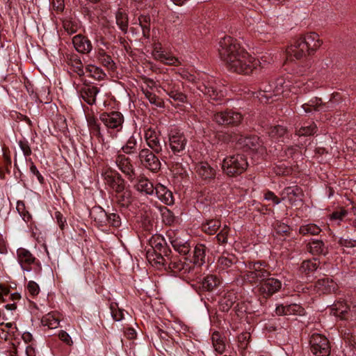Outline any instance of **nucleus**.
I'll list each match as a JSON object with an SVG mask.
<instances>
[{"instance_id": "f257e3e1", "label": "nucleus", "mask_w": 356, "mask_h": 356, "mask_svg": "<svg viewBox=\"0 0 356 356\" xmlns=\"http://www.w3.org/2000/svg\"><path fill=\"white\" fill-rule=\"evenodd\" d=\"M218 54L227 69L236 74H250L259 65L258 59L242 47L236 39L230 36L220 39Z\"/></svg>"}, {"instance_id": "f03ea898", "label": "nucleus", "mask_w": 356, "mask_h": 356, "mask_svg": "<svg viewBox=\"0 0 356 356\" xmlns=\"http://www.w3.org/2000/svg\"><path fill=\"white\" fill-rule=\"evenodd\" d=\"M318 88L311 81H305L297 77L286 79L283 77L277 79L273 83H264L261 85L257 93V97L262 104L273 101V97L280 96L289 97V93H306L314 88Z\"/></svg>"}, {"instance_id": "7ed1b4c3", "label": "nucleus", "mask_w": 356, "mask_h": 356, "mask_svg": "<svg viewBox=\"0 0 356 356\" xmlns=\"http://www.w3.org/2000/svg\"><path fill=\"white\" fill-rule=\"evenodd\" d=\"M248 165L245 156L237 154L225 157L222 163V169L227 175L233 177L243 172Z\"/></svg>"}, {"instance_id": "20e7f679", "label": "nucleus", "mask_w": 356, "mask_h": 356, "mask_svg": "<svg viewBox=\"0 0 356 356\" xmlns=\"http://www.w3.org/2000/svg\"><path fill=\"white\" fill-rule=\"evenodd\" d=\"M268 275V272L264 268L261 263L249 262L246 266L243 277L250 283L256 284L259 282L261 284Z\"/></svg>"}, {"instance_id": "39448f33", "label": "nucleus", "mask_w": 356, "mask_h": 356, "mask_svg": "<svg viewBox=\"0 0 356 356\" xmlns=\"http://www.w3.org/2000/svg\"><path fill=\"white\" fill-rule=\"evenodd\" d=\"M99 119L110 133L120 131L124 121L123 115L119 111L104 112L99 115Z\"/></svg>"}, {"instance_id": "423d86ee", "label": "nucleus", "mask_w": 356, "mask_h": 356, "mask_svg": "<svg viewBox=\"0 0 356 356\" xmlns=\"http://www.w3.org/2000/svg\"><path fill=\"white\" fill-rule=\"evenodd\" d=\"M161 87L170 98L178 104L186 102L187 97L184 93L180 91L179 83L170 79L168 76H166L165 79H163Z\"/></svg>"}, {"instance_id": "0eeeda50", "label": "nucleus", "mask_w": 356, "mask_h": 356, "mask_svg": "<svg viewBox=\"0 0 356 356\" xmlns=\"http://www.w3.org/2000/svg\"><path fill=\"white\" fill-rule=\"evenodd\" d=\"M311 351L316 356H328L330 347L327 339L320 334H313L310 338Z\"/></svg>"}, {"instance_id": "6e6552de", "label": "nucleus", "mask_w": 356, "mask_h": 356, "mask_svg": "<svg viewBox=\"0 0 356 356\" xmlns=\"http://www.w3.org/2000/svg\"><path fill=\"white\" fill-rule=\"evenodd\" d=\"M243 119L242 115L232 110L216 112L213 115V120L218 124L236 125L239 124Z\"/></svg>"}, {"instance_id": "1a4fd4ad", "label": "nucleus", "mask_w": 356, "mask_h": 356, "mask_svg": "<svg viewBox=\"0 0 356 356\" xmlns=\"http://www.w3.org/2000/svg\"><path fill=\"white\" fill-rule=\"evenodd\" d=\"M102 175L105 184L113 191V193L120 192L125 186L124 180L115 170L106 168L102 171Z\"/></svg>"}, {"instance_id": "9d476101", "label": "nucleus", "mask_w": 356, "mask_h": 356, "mask_svg": "<svg viewBox=\"0 0 356 356\" xmlns=\"http://www.w3.org/2000/svg\"><path fill=\"white\" fill-rule=\"evenodd\" d=\"M141 164L153 172L161 169V163L157 156L147 148L142 149L138 154Z\"/></svg>"}, {"instance_id": "9b49d317", "label": "nucleus", "mask_w": 356, "mask_h": 356, "mask_svg": "<svg viewBox=\"0 0 356 356\" xmlns=\"http://www.w3.org/2000/svg\"><path fill=\"white\" fill-rule=\"evenodd\" d=\"M307 54V49L300 36L294 39L286 49V55L287 59L289 60H299L306 56Z\"/></svg>"}, {"instance_id": "f8f14e48", "label": "nucleus", "mask_w": 356, "mask_h": 356, "mask_svg": "<svg viewBox=\"0 0 356 356\" xmlns=\"http://www.w3.org/2000/svg\"><path fill=\"white\" fill-rule=\"evenodd\" d=\"M281 287L282 282L280 280L267 277L259 284V292L264 298H267L277 292Z\"/></svg>"}, {"instance_id": "ddd939ff", "label": "nucleus", "mask_w": 356, "mask_h": 356, "mask_svg": "<svg viewBox=\"0 0 356 356\" xmlns=\"http://www.w3.org/2000/svg\"><path fill=\"white\" fill-rule=\"evenodd\" d=\"M186 138L180 131L172 129L169 134V144L170 149L175 154L182 153L186 145Z\"/></svg>"}, {"instance_id": "4468645a", "label": "nucleus", "mask_w": 356, "mask_h": 356, "mask_svg": "<svg viewBox=\"0 0 356 356\" xmlns=\"http://www.w3.org/2000/svg\"><path fill=\"white\" fill-rule=\"evenodd\" d=\"M332 313L334 316L344 320L352 319L356 317V306L350 308L346 302L339 301L336 302L332 308Z\"/></svg>"}, {"instance_id": "2eb2a0df", "label": "nucleus", "mask_w": 356, "mask_h": 356, "mask_svg": "<svg viewBox=\"0 0 356 356\" xmlns=\"http://www.w3.org/2000/svg\"><path fill=\"white\" fill-rule=\"evenodd\" d=\"M305 45L307 49V54H314L323 44V40L320 38L318 33L315 32H308L301 35Z\"/></svg>"}, {"instance_id": "dca6fc26", "label": "nucleus", "mask_w": 356, "mask_h": 356, "mask_svg": "<svg viewBox=\"0 0 356 356\" xmlns=\"http://www.w3.org/2000/svg\"><path fill=\"white\" fill-rule=\"evenodd\" d=\"M152 54L155 60L165 65L177 66L180 63L177 58L162 51L161 44L159 43L154 44Z\"/></svg>"}, {"instance_id": "f3484780", "label": "nucleus", "mask_w": 356, "mask_h": 356, "mask_svg": "<svg viewBox=\"0 0 356 356\" xmlns=\"http://www.w3.org/2000/svg\"><path fill=\"white\" fill-rule=\"evenodd\" d=\"M145 140L147 146L155 153L159 154L163 150V147L159 134L153 129L148 128L145 132Z\"/></svg>"}, {"instance_id": "a211bd4d", "label": "nucleus", "mask_w": 356, "mask_h": 356, "mask_svg": "<svg viewBox=\"0 0 356 356\" xmlns=\"http://www.w3.org/2000/svg\"><path fill=\"white\" fill-rule=\"evenodd\" d=\"M115 163L129 180H132L134 178L135 169L129 157L124 154H119L116 157Z\"/></svg>"}, {"instance_id": "6ab92c4d", "label": "nucleus", "mask_w": 356, "mask_h": 356, "mask_svg": "<svg viewBox=\"0 0 356 356\" xmlns=\"http://www.w3.org/2000/svg\"><path fill=\"white\" fill-rule=\"evenodd\" d=\"M302 195V190L297 186L286 187L281 193L282 200L291 205H296V202L301 200Z\"/></svg>"}, {"instance_id": "aec40b11", "label": "nucleus", "mask_w": 356, "mask_h": 356, "mask_svg": "<svg viewBox=\"0 0 356 356\" xmlns=\"http://www.w3.org/2000/svg\"><path fill=\"white\" fill-rule=\"evenodd\" d=\"M167 270L172 273L175 275L178 273L182 275L190 273L191 267L188 264L181 261L177 257H169L167 262Z\"/></svg>"}, {"instance_id": "412c9836", "label": "nucleus", "mask_w": 356, "mask_h": 356, "mask_svg": "<svg viewBox=\"0 0 356 356\" xmlns=\"http://www.w3.org/2000/svg\"><path fill=\"white\" fill-rule=\"evenodd\" d=\"M147 259L152 266L158 269L167 270L166 266L169 257H163L161 254L157 253L153 248L147 251Z\"/></svg>"}, {"instance_id": "4be33fe9", "label": "nucleus", "mask_w": 356, "mask_h": 356, "mask_svg": "<svg viewBox=\"0 0 356 356\" xmlns=\"http://www.w3.org/2000/svg\"><path fill=\"white\" fill-rule=\"evenodd\" d=\"M17 257L24 271H30L29 266L34 263L35 258L28 250L19 248L17 250Z\"/></svg>"}, {"instance_id": "5701e85b", "label": "nucleus", "mask_w": 356, "mask_h": 356, "mask_svg": "<svg viewBox=\"0 0 356 356\" xmlns=\"http://www.w3.org/2000/svg\"><path fill=\"white\" fill-rule=\"evenodd\" d=\"M75 49L81 54H88L91 51L92 46L91 42L82 35H76L72 39Z\"/></svg>"}, {"instance_id": "b1692460", "label": "nucleus", "mask_w": 356, "mask_h": 356, "mask_svg": "<svg viewBox=\"0 0 356 356\" xmlns=\"http://www.w3.org/2000/svg\"><path fill=\"white\" fill-rule=\"evenodd\" d=\"M337 289V284L330 277L319 279L315 284V290L318 293H327L334 291Z\"/></svg>"}, {"instance_id": "393cba45", "label": "nucleus", "mask_w": 356, "mask_h": 356, "mask_svg": "<svg viewBox=\"0 0 356 356\" xmlns=\"http://www.w3.org/2000/svg\"><path fill=\"white\" fill-rule=\"evenodd\" d=\"M154 194L164 204L171 205L174 202L172 193L165 186L158 184L155 186Z\"/></svg>"}, {"instance_id": "a878e982", "label": "nucleus", "mask_w": 356, "mask_h": 356, "mask_svg": "<svg viewBox=\"0 0 356 356\" xmlns=\"http://www.w3.org/2000/svg\"><path fill=\"white\" fill-rule=\"evenodd\" d=\"M196 172L203 179H211L216 177V170L207 162H200L195 167Z\"/></svg>"}, {"instance_id": "bb28decb", "label": "nucleus", "mask_w": 356, "mask_h": 356, "mask_svg": "<svg viewBox=\"0 0 356 356\" xmlns=\"http://www.w3.org/2000/svg\"><path fill=\"white\" fill-rule=\"evenodd\" d=\"M99 92V89L93 86H84L80 90L81 97L90 105L95 104L96 96Z\"/></svg>"}, {"instance_id": "cd10ccee", "label": "nucleus", "mask_w": 356, "mask_h": 356, "mask_svg": "<svg viewBox=\"0 0 356 356\" xmlns=\"http://www.w3.org/2000/svg\"><path fill=\"white\" fill-rule=\"evenodd\" d=\"M135 187L137 191L146 195H152L154 194L155 186L145 177H139L137 179Z\"/></svg>"}, {"instance_id": "c85d7f7f", "label": "nucleus", "mask_w": 356, "mask_h": 356, "mask_svg": "<svg viewBox=\"0 0 356 356\" xmlns=\"http://www.w3.org/2000/svg\"><path fill=\"white\" fill-rule=\"evenodd\" d=\"M268 135L272 140L277 142H284L288 138L286 129L281 125L270 127L268 131Z\"/></svg>"}, {"instance_id": "c756f323", "label": "nucleus", "mask_w": 356, "mask_h": 356, "mask_svg": "<svg viewBox=\"0 0 356 356\" xmlns=\"http://www.w3.org/2000/svg\"><path fill=\"white\" fill-rule=\"evenodd\" d=\"M237 143L241 148L245 149L257 150V147L259 145V138L255 136H241L237 139Z\"/></svg>"}, {"instance_id": "7c9ffc66", "label": "nucleus", "mask_w": 356, "mask_h": 356, "mask_svg": "<svg viewBox=\"0 0 356 356\" xmlns=\"http://www.w3.org/2000/svg\"><path fill=\"white\" fill-rule=\"evenodd\" d=\"M236 258L233 254H222L217 261L216 270L218 273L226 271L235 262Z\"/></svg>"}, {"instance_id": "2f4dec72", "label": "nucleus", "mask_w": 356, "mask_h": 356, "mask_svg": "<svg viewBox=\"0 0 356 356\" xmlns=\"http://www.w3.org/2000/svg\"><path fill=\"white\" fill-rule=\"evenodd\" d=\"M115 197L118 204L122 207H128L132 201L131 191L124 186L120 192H115Z\"/></svg>"}, {"instance_id": "473e14b6", "label": "nucleus", "mask_w": 356, "mask_h": 356, "mask_svg": "<svg viewBox=\"0 0 356 356\" xmlns=\"http://www.w3.org/2000/svg\"><path fill=\"white\" fill-rule=\"evenodd\" d=\"M171 244L174 249L181 254H186L189 252L191 246L187 240L176 236L171 240Z\"/></svg>"}, {"instance_id": "72a5a7b5", "label": "nucleus", "mask_w": 356, "mask_h": 356, "mask_svg": "<svg viewBox=\"0 0 356 356\" xmlns=\"http://www.w3.org/2000/svg\"><path fill=\"white\" fill-rule=\"evenodd\" d=\"M201 89L202 92L208 95L211 99L218 100L224 96V92L221 90H218L215 83H208L207 85H203Z\"/></svg>"}, {"instance_id": "f704fd0d", "label": "nucleus", "mask_w": 356, "mask_h": 356, "mask_svg": "<svg viewBox=\"0 0 356 356\" xmlns=\"http://www.w3.org/2000/svg\"><path fill=\"white\" fill-rule=\"evenodd\" d=\"M97 58L99 60V62L107 69L111 70H115V63L113 60L111 56L107 54L103 49L100 48L97 49Z\"/></svg>"}, {"instance_id": "c9c22d12", "label": "nucleus", "mask_w": 356, "mask_h": 356, "mask_svg": "<svg viewBox=\"0 0 356 356\" xmlns=\"http://www.w3.org/2000/svg\"><path fill=\"white\" fill-rule=\"evenodd\" d=\"M237 296L234 291L226 293L220 301V309L224 312H227L236 302Z\"/></svg>"}, {"instance_id": "e433bc0d", "label": "nucleus", "mask_w": 356, "mask_h": 356, "mask_svg": "<svg viewBox=\"0 0 356 356\" xmlns=\"http://www.w3.org/2000/svg\"><path fill=\"white\" fill-rule=\"evenodd\" d=\"M41 323L42 325L47 326L49 329L56 328L60 323L58 314L54 312L48 313L42 318Z\"/></svg>"}, {"instance_id": "4c0bfd02", "label": "nucleus", "mask_w": 356, "mask_h": 356, "mask_svg": "<svg viewBox=\"0 0 356 356\" xmlns=\"http://www.w3.org/2000/svg\"><path fill=\"white\" fill-rule=\"evenodd\" d=\"M319 262L316 259H309L302 261L300 267V273L309 276L318 268Z\"/></svg>"}, {"instance_id": "58836bf2", "label": "nucleus", "mask_w": 356, "mask_h": 356, "mask_svg": "<svg viewBox=\"0 0 356 356\" xmlns=\"http://www.w3.org/2000/svg\"><path fill=\"white\" fill-rule=\"evenodd\" d=\"M92 218L97 222L98 226H104L107 225L108 214L102 208H96L92 210L90 213Z\"/></svg>"}, {"instance_id": "ea45409f", "label": "nucleus", "mask_w": 356, "mask_h": 356, "mask_svg": "<svg viewBox=\"0 0 356 356\" xmlns=\"http://www.w3.org/2000/svg\"><path fill=\"white\" fill-rule=\"evenodd\" d=\"M221 225L220 221L217 219L208 220L202 225V229L208 234H214Z\"/></svg>"}, {"instance_id": "a19ab883", "label": "nucleus", "mask_w": 356, "mask_h": 356, "mask_svg": "<svg viewBox=\"0 0 356 356\" xmlns=\"http://www.w3.org/2000/svg\"><path fill=\"white\" fill-rule=\"evenodd\" d=\"M206 247L203 244H198L195 247L193 252V263L200 266L204 262Z\"/></svg>"}, {"instance_id": "79ce46f5", "label": "nucleus", "mask_w": 356, "mask_h": 356, "mask_svg": "<svg viewBox=\"0 0 356 356\" xmlns=\"http://www.w3.org/2000/svg\"><path fill=\"white\" fill-rule=\"evenodd\" d=\"M309 252L314 255L325 254L327 248L323 242L320 240H314L309 243Z\"/></svg>"}, {"instance_id": "37998d69", "label": "nucleus", "mask_w": 356, "mask_h": 356, "mask_svg": "<svg viewBox=\"0 0 356 356\" xmlns=\"http://www.w3.org/2000/svg\"><path fill=\"white\" fill-rule=\"evenodd\" d=\"M86 72L88 74V76L96 80H102L106 76V74L104 71L100 67L94 65H87Z\"/></svg>"}, {"instance_id": "c03bdc74", "label": "nucleus", "mask_w": 356, "mask_h": 356, "mask_svg": "<svg viewBox=\"0 0 356 356\" xmlns=\"http://www.w3.org/2000/svg\"><path fill=\"white\" fill-rule=\"evenodd\" d=\"M321 232V229L315 224L309 223L302 225L300 227L299 233L303 236L305 235H318Z\"/></svg>"}, {"instance_id": "a18cd8bd", "label": "nucleus", "mask_w": 356, "mask_h": 356, "mask_svg": "<svg viewBox=\"0 0 356 356\" xmlns=\"http://www.w3.org/2000/svg\"><path fill=\"white\" fill-rule=\"evenodd\" d=\"M220 284V280L215 275H211L205 277L202 281V289L206 291L213 290Z\"/></svg>"}, {"instance_id": "49530a36", "label": "nucleus", "mask_w": 356, "mask_h": 356, "mask_svg": "<svg viewBox=\"0 0 356 356\" xmlns=\"http://www.w3.org/2000/svg\"><path fill=\"white\" fill-rule=\"evenodd\" d=\"M322 101L321 99L316 98L312 99L309 103L304 104L302 108L305 113H310L313 111H321L322 107Z\"/></svg>"}, {"instance_id": "de8ad7c7", "label": "nucleus", "mask_w": 356, "mask_h": 356, "mask_svg": "<svg viewBox=\"0 0 356 356\" xmlns=\"http://www.w3.org/2000/svg\"><path fill=\"white\" fill-rule=\"evenodd\" d=\"M145 97L152 104H154L158 107H163V103L155 94L152 92L148 88L143 89Z\"/></svg>"}, {"instance_id": "09e8293b", "label": "nucleus", "mask_w": 356, "mask_h": 356, "mask_svg": "<svg viewBox=\"0 0 356 356\" xmlns=\"http://www.w3.org/2000/svg\"><path fill=\"white\" fill-rule=\"evenodd\" d=\"M116 23L122 31H127L128 26V19L127 15L119 10L116 14Z\"/></svg>"}, {"instance_id": "8fccbe9b", "label": "nucleus", "mask_w": 356, "mask_h": 356, "mask_svg": "<svg viewBox=\"0 0 356 356\" xmlns=\"http://www.w3.org/2000/svg\"><path fill=\"white\" fill-rule=\"evenodd\" d=\"M212 341L215 350L217 353L222 354L225 349V345L223 341L220 338V336L218 333L213 334Z\"/></svg>"}, {"instance_id": "3c124183", "label": "nucleus", "mask_w": 356, "mask_h": 356, "mask_svg": "<svg viewBox=\"0 0 356 356\" xmlns=\"http://www.w3.org/2000/svg\"><path fill=\"white\" fill-rule=\"evenodd\" d=\"M70 65L72 67V70L79 76H83L85 74L83 70V65L81 60L78 58H72L70 60Z\"/></svg>"}, {"instance_id": "603ef678", "label": "nucleus", "mask_w": 356, "mask_h": 356, "mask_svg": "<svg viewBox=\"0 0 356 356\" xmlns=\"http://www.w3.org/2000/svg\"><path fill=\"white\" fill-rule=\"evenodd\" d=\"M137 140L134 136H131L122 149L126 154H132L135 152Z\"/></svg>"}, {"instance_id": "864d4df0", "label": "nucleus", "mask_w": 356, "mask_h": 356, "mask_svg": "<svg viewBox=\"0 0 356 356\" xmlns=\"http://www.w3.org/2000/svg\"><path fill=\"white\" fill-rule=\"evenodd\" d=\"M286 315H299L302 316L305 314L304 308L298 304H291L286 305Z\"/></svg>"}, {"instance_id": "5fc2aeb1", "label": "nucleus", "mask_w": 356, "mask_h": 356, "mask_svg": "<svg viewBox=\"0 0 356 356\" xmlns=\"http://www.w3.org/2000/svg\"><path fill=\"white\" fill-rule=\"evenodd\" d=\"M229 232L230 228L227 225H225L216 236L218 241L221 244L227 243L228 241Z\"/></svg>"}, {"instance_id": "6e6d98bb", "label": "nucleus", "mask_w": 356, "mask_h": 356, "mask_svg": "<svg viewBox=\"0 0 356 356\" xmlns=\"http://www.w3.org/2000/svg\"><path fill=\"white\" fill-rule=\"evenodd\" d=\"M316 126L312 123L309 125L302 126L298 131H297L296 134L298 136H311L316 132Z\"/></svg>"}, {"instance_id": "4d7b16f0", "label": "nucleus", "mask_w": 356, "mask_h": 356, "mask_svg": "<svg viewBox=\"0 0 356 356\" xmlns=\"http://www.w3.org/2000/svg\"><path fill=\"white\" fill-rule=\"evenodd\" d=\"M139 24L143 29L144 35L149 32L150 17L147 15H141L138 17Z\"/></svg>"}, {"instance_id": "13d9d810", "label": "nucleus", "mask_w": 356, "mask_h": 356, "mask_svg": "<svg viewBox=\"0 0 356 356\" xmlns=\"http://www.w3.org/2000/svg\"><path fill=\"white\" fill-rule=\"evenodd\" d=\"M111 314L113 318L116 321H121L123 317V312L121 309H118V305L114 303H111L110 305Z\"/></svg>"}, {"instance_id": "bf43d9fd", "label": "nucleus", "mask_w": 356, "mask_h": 356, "mask_svg": "<svg viewBox=\"0 0 356 356\" xmlns=\"http://www.w3.org/2000/svg\"><path fill=\"white\" fill-rule=\"evenodd\" d=\"M162 217L163 222L167 225H172L177 221L173 213L167 209L163 211Z\"/></svg>"}, {"instance_id": "052dcab7", "label": "nucleus", "mask_w": 356, "mask_h": 356, "mask_svg": "<svg viewBox=\"0 0 356 356\" xmlns=\"http://www.w3.org/2000/svg\"><path fill=\"white\" fill-rule=\"evenodd\" d=\"M26 289L29 295L32 297H35L40 292V287L34 281H29L27 284Z\"/></svg>"}, {"instance_id": "680f3d73", "label": "nucleus", "mask_w": 356, "mask_h": 356, "mask_svg": "<svg viewBox=\"0 0 356 356\" xmlns=\"http://www.w3.org/2000/svg\"><path fill=\"white\" fill-rule=\"evenodd\" d=\"M20 216L23 218L24 220L28 221L31 218L30 214L25 211V205L23 202L18 201L16 207Z\"/></svg>"}, {"instance_id": "e2e57ef3", "label": "nucleus", "mask_w": 356, "mask_h": 356, "mask_svg": "<svg viewBox=\"0 0 356 356\" xmlns=\"http://www.w3.org/2000/svg\"><path fill=\"white\" fill-rule=\"evenodd\" d=\"M121 224L120 218L116 213L108 214V222L107 225L111 226L118 227Z\"/></svg>"}, {"instance_id": "0e129e2a", "label": "nucleus", "mask_w": 356, "mask_h": 356, "mask_svg": "<svg viewBox=\"0 0 356 356\" xmlns=\"http://www.w3.org/2000/svg\"><path fill=\"white\" fill-rule=\"evenodd\" d=\"M88 124L91 131L96 132L97 135H100V126L97 120L94 118H88Z\"/></svg>"}, {"instance_id": "69168bd1", "label": "nucleus", "mask_w": 356, "mask_h": 356, "mask_svg": "<svg viewBox=\"0 0 356 356\" xmlns=\"http://www.w3.org/2000/svg\"><path fill=\"white\" fill-rule=\"evenodd\" d=\"M275 173L277 175H288L291 172V168L286 166L284 164L282 163L276 165L274 168Z\"/></svg>"}, {"instance_id": "338daca9", "label": "nucleus", "mask_w": 356, "mask_h": 356, "mask_svg": "<svg viewBox=\"0 0 356 356\" xmlns=\"http://www.w3.org/2000/svg\"><path fill=\"white\" fill-rule=\"evenodd\" d=\"M0 330L3 332H6L8 334L14 335L15 331L17 330V327L15 324L13 323H6L3 322V325L1 327Z\"/></svg>"}, {"instance_id": "774afa93", "label": "nucleus", "mask_w": 356, "mask_h": 356, "mask_svg": "<svg viewBox=\"0 0 356 356\" xmlns=\"http://www.w3.org/2000/svg\"><path fill=\"white\" fill-rule=\"evenodd\" d=\"M19 145L25 156H28L31 154V147L26 140H19Z\"/></svg>"}]
</instances>
